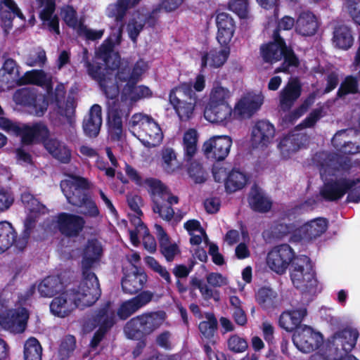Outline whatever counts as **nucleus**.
Returning a JSON list of instances; mask_svg holds the SVG:
<instances>
[{"mask_svg": "<svg viewBox=\"0 0 360 360\" xmlns=\"http://www.w3.org/2000/svg\"><path fill=\"white\" fill-rule=\"evenodd\" d=\"M231 95V91L228 88L223 86L219 82H215L210 91L207 104L229 103L228 100Z\"/></svg>", "mask_w": 360, "mask_h": 360, "instance_id": "obj_48", "label": "nucleus"}, {"mask_svg": "<svg viewBox=\"0 0 360 360\" xmlns=\"http://www.w3.org/2000/svg\"><path fill=\"white\" fill-rule=\"evenodd\" d=\"M89 75L97 81L106 97L110 99L116 98L120 94V101L129 108L136 101L152 96L151 90L145 85H136L137 81L127 80V77L122 73L115 76L111 71L104 70L98 66L86 62Z\"/></svg>", "mask_w": 360, "mask_h": 360, "instance_id": "obj_2", "label": "nucleus"}, {"mask_svg": "<svg viewBox=\"0 0 360 360\" xmlns=\"http://www.w3.org/2000/svg\"><path fill=\"white\" fill-rule=\"evenodd\" d=\"M146 185L151 194L153 212L164 220H171L174 214L172 205L178 203L177 196L174 195L159 180L148 179L146 181Z\"/></svg>", "mask_w": 360, "mask_h": 360, "instance_id": "obj_8", "label": "nucleus"}, {"mask_svg": "<svg viewBox=\"0 0 360 360\" xmlns=\"http://www.w3.org/2000/svg\"><path fill=\"white\" fill-rule=\"evenodd\" d=\"M292 341L295 346L303 353H310L320 347L323 344L322 335L314 331L311 328L304 326L293 335Z\"/></svg>", "mask_w": 360, "mask_h": 360, "instance_id": "obj_14", "label": "nucleus"}, {"mask_svg": "<svg viewBox=\"0 0 360 360\" xmlns=\"http://www.w3.org/2000/svg\"><path fill=\"white\" fill-rule=\"evenodd\" d=\"M306 315L307 309L304 307L285 311L280 316L279 326L286 331L291 332L298 327Z\"/></svg>", "mask_w": 360, "mask_h": 360, "instance_id": "obj_32", "label": "nucleus"}, {"mask_svg": "<svg viewBox=\"0 0 360 360\" xmlns=\"http://www.w3.org/2000/svg\"><path fill=\"white\" fill-rule=\"evenodd\" d=\"M131 223L135 226V230L129 231L130 240L136 246L139 243L138 235L147 233V228L142 223L140 216L135 214H129Z\"/></svg>", "mask_w": 360, "mask_h": 360, "instance_id": "obj_55", "label": "nucleus"}, {"mask_svg": "<svg viewBox=\"0 0 360 360\" xmlns=\"http://www.w3.org/2000/svg\"><path fill=\"white\" fill-rule=\"evenodd\" d=\"M21 79L16 62L11 58L6 59L0 69V79L6 83L8 87H12L20 85Z\"/></svg>", "mask_w": 360, "mask_h": 360, "instance_id": "obj_35", "label": "nucleus"}, {"mask_svg": "<svg viewBox=\"0 0 360 360\" xmlns=\"http://www.w3.org/2000/svg\"><path fill=\"white\" fill-rule=\"evenodd\" d=\"M309 360H358L354 356L350 354H338L337 348H330L323 346L320 350L309 357Z\"/></svg>", "mask_w": 360, "mask_h": 360, "instance_id": "obj_47", "label": "nucleus"}, {"mask_svg": "<svg viewBox=\"0 0 360 360\" xmlns=\"http://www.w3.org/2000/svg\"><path fill=\"white\" fill-rule=\"evenodd\" d=\"M101 124V107L95 104L91 108L88 116L84 120V131L88 136L95 137L98 134Z\"/></svg>", "mask_w": 360, "mask_h": 360, "instance_id": "obj_33", "label": "nucleus"}, {"mask_svg": "<svg viewBox=\"0 0 360 360\" xmlns=\"http://www.w3.org/2000/svg\"><path fill=\"white\" fill-rule=\"evenodd\" d=\"M277 294L270 288H263L258 290L256 299L257 302L264 308L273 307L276 303Z\"/></svg>", "mask_w": 360, "mask_h": 360, "instance_id": "obj_54", "label": "nucleus"}, {"mask_svg": "<svg viewBox=\"0 0 360 360\" xmlns=\"http://www.w3.org/2000/svg\"><path fill=\"white\" fill-rule=\"evenodd\" d=\"M359 78L347 76L341 83L338 91V96L342 97L349 94H355L358 91Z\"/></svg>", "mask_w": 360, "mask_h": 360, "instance_id": "obj_60", "label": "nucleus"}, {"mask_svg": "<svg viewBox=\"0 0 360 360\" xmlns=\"http://www.w3.org/2000/svg\"><path fill=\"white\" fill-rule=\"evenodd\" d=\"M306 141V136L302 133H291L281 137L277 144L281 158H292L303 147Z\"/></svg>", "mask_w": 360, "mask_h": 360, "instance_id": "obj_21", "label": "nucleus"}, {"mask_svg": "<svg viewBox=\"0 0 360 360\" xmlns=\"http://www.w3.org/2000/svg\"><path fill=\"white\" fill-rule=\"evenodd\" d=\"M246 174L238 169H233L228 174L225 187L229 192H235L242 189L247 184Z\"/></svg>", "mask_w": 360, "mask_h": 360, "instance_id": "obj_44", "label": "nucleus"}, {"mask_svg": "<svg viewBox=\"0 0 360 360\" xmlns=\"http://www.w3.org/2000/svg\"><path fill=\"white\" fill-rule=\"evenodd\" d=\"M314 162L319 167L321 176L324 185L321 195L328 200L341 198L349 191L347 200L349 202L360 201V178L348 179L345 172L348 169L346 161L335 153L321 152L314 158Z\"/></svg>", "mask_w": 360, "mask_h": 360, "instance_id": "obj_1", "label": "nucleus"}, {"mask_svg": "<svg viewBox=\"0 0 360 360\" xmlns=\"http://www.w3.org/2000/svg\"><path fill=\"white\" fill-rule=\"evenodd\" d=\"M229 9L236 13L239 18L249 19L251 15L248 10V0H231L229 4Z\"/></svg>", "mask_w": 360, "mask_h": 360, "instance_id": "obj_61", "label": "nucleus"}, {"mask_svg": "<svg viewBox=\"0 0 360 360\" xmlns=\"http://www.w3.org/2000/svg\"><path fill=\"white\" fill-rule=\"evenodd\" d=\"M101 295L99 283L96 276L89 274L86 280L72 289L61 292L50 304L51 312L58 317L68 316L76 307L91 306Z\"/></svg>", "mask_w": 360, "mask_h": 360, "instance_id": "obj_3", "label": "nucleus"}, {"mask_svg": "<svg viewBox=\"0 0 360 360\" xmlns=\"http://www.w3.org/2000/svg\"><path fill=\"white\" fill-rule=\"evenodd\" d=\"M162 159V167L169 173L179 169V164L176 160L174 150L170 148H164L161 153Z\"/></svg>", "mask_w": 360, "mask_h": 360, "instance_id": "obj_53", "label": "nucleus"}, {"mask_svg": "<svg viewBox=\"0 0 360 360\" xmlns=\"http://www.w3.org/2000/svg\"><path fill=\"white\" fill-rule=\"evenodd\" d=\"M48 107V102L44 95L39 94L36 96L34 102L30 107V112L36 116L41 117L46 112Z\"/></svg>", "mask_w": 360, "mask_h": 360, "instance_id": "obj_63", "label": "nucleus"}, {"mask_svg": "<svg viewBox=\"0 0 360 360\" xmlns=\"http://www.w3.org/2000/svg\"><path fill=\"white\" fill-rule=\"evenodd\" d=\"M49 134L44 138L39 139L33 143L43 141L46 150L56 159L67 163L71 158L70 150L63 143L55 139H48Z\"/></svg>", "mask_w": 360, "mask_h": 360, "instance_id": "obj_31", "label": "nucleus"}, {"mask_svg": "<svg viewBox=\"0 0 360 360\" xmlns=\"http://www.w3.org/2000/svg\"><path fill=\"white\" fill-rule=\"evenodd\" d=\"M115 321L116 316L112 307V303L108 302L103 308L100 309L95 317L94 321L96 323L97 326H99V328L91 340V345L92 347H96L98 345L105 333L113 326Z\"/></svg>", "mask_w": 360, "mask_h": 360, "instance_id": "obj_20", "label": "nucleus"}, {"mask_svg": "<svg viewBox=\"0 0 360 360\" xmlns=\"http://www.w3.org/2000/svg\"><path fill=\"white\" fill-rule=\"evenodd\" d=\"M319 27L316 17L310 11L302 12L296 21L295 30L303 36L314 35Z\"/></svg>", "mask_w": 360, "mask_h": 360, "instance_id": "obj_34", "label": "nucleus"}, {"mask_svg": "<svg viewBox=\"0 0 360 360\" xmlns=\"http://www.w3.org/2000/svg\"><path fill=\"white\" fill-rule=\"evenodd\" d=\"M0 15L6 30L12 27V20L15 16L23 19V14L13 0H0Z\"/></svg>", "mask_w": 360, "mask_h": 360, "instance_id": "obj_37", "label": "nucleus"}, {"mask_svg": "<svg viewBox=\"0 0 360 360\" xmlns=\"http://www.w3.org/2000/svg\"><path fill=\"white\" fill-rule=\"evenodd\" d=\"M165 319L166 314L162 311L144 313L128 321L124 333L130 339L139 338L141 334H150L160 328Z\"/></svg>", "mask_w": 360, "mask_h": 360, "instance_id": "obj_11", "label": "nucleus"}, {"mask_svg": "<svg viewBox=\"0 0 360 360\" xmlns=\"http://www.w3.org/2000/svg\"><path fill=\"white\" fill-rule=\"evenodd\" d=\"M184 0H163L162 4L155 7L150 15V18L157 17L162 11L172 12L176 10Z\"/></svg>", "mask_w": 360, "mask_h": 360, "instance_id": "obj_62", "label": "nucleus"}, {"mask_svg": "<svg viewBox=\"0 0 360 360\" xmlns=\"http://www.w3.org/2000/svg\"><path fill=\"white\" fill-rule=\"evenodd\" d=\"M290 278L293 285L304 295L314 296L321 291L313 265L307 256H298L290 269Z\"/></svg>", "mask_w": 360, "mask_h": 360, "instance_id": "obj_5", "label": "nucleus"}, {"mask_svg": "<svg viewBox=\"0 0 360 360\" xmlns=\"http://www.w3.org/2000/svg\"><path fill=\"white\" fill-rule=\"evenodd\" d=\"M197 100L192 84L189 83L181 84L169 94L170 103L181 122H188L195 117Z\"/></svg>", "mask_w": 360, "mask_h": 360, "instance_id": "obj_9", "label": "nucleus"}, {"mask_svg": "<svg viewBox=\"0 0 360 360\" xmlns=\"http://www.w3.org/2000/svg\"><path fill=\"white\" fill-rule=\"evenodd\" d=\"M198 134L195 129H189L184 134L183 146L185 154L192 157L196 153Z\"/></svg>", "mask_w": 360, "mask_h": 360, "instance_id": "obj_51", "label": "nucleus"}, {"mask_svg": "<svg viewBox=\"0 0 360 360\" xmlns=\"http://www.w3.org/2000/svg\"><path fill=\"white\" fill-rule=\"evenodd\" d=\"M153 297V294L148 291H144L136 297L124 302L117 309V316L120 319H126L131 314L137 311L148 303Z\"/></svg>", "mask_w": 360, "mask_h": 360, "instance_id": "obj_27", "label": "nucleus"}, {"mask_svg": "<svg viewBox=\"0 0 360 360\" xmlns=\"http://www.w3.org/2000/svg\"><path fill=\"white\" fill-rule=\"evenodd\" d=\"M63 285L58 278L48 277L38 285V291L41 297H50L62 292Z\"/></svg>", "mask_w": 360, "mask_h": 360, "instance_id": "obj_42", "label": "nucleus"}, {"mask_svg": "<svg viewBox=\"0 0 360 360\" xmlns=\"http://www.w3.org/2000/svg\"><path fill=\"white\" fill-rule=\"evenodd\" d=\"M140 0H118L115 4H110L107 8L109 17L115 18L117 21H121L127 10L139 2Z\"/></svg>", "mask_w": 360, "mask_h": 360, "instance_id": "obj_46", "label": "nucleus"}, {"mask_svg": "<svg viewBox=\"0 0 360 360\" xmlns=\"http://www.w3.org/2000/svg\"><path fill=\"white\" fill-rule=\"evenodd\" d=\"M56 0H48L47 6L41 13V17L56 32H58V18L54 14Z\"/></svg>", "mask_w": 360, "mask_h": 360, "instance_id": "obj_56", "label": "nucleus"}, {"mask_svg": "<svg viewBox=\"0 0 360 360\" xmlns=\"http://www.w3.org/2000/svg\"><path fill=\"white\" fill-rule=\"evenodd\" d=\"M102 246L98 241L96 240L88 241L83 250L82 260V269L83 274L82 280H86L89 274H92L96 276V275L94 273L89 271V270L94 266L95 264L99 261L102 255Z\"/></svg>", "mask_w": 360, "mask_h": 360, "instance_id": "obj_23", "label": "nucleus"}, {"mask_svg": "<svg viewBox=\"0 0 360 360\" xmlns=\"http://www.w3.org/2000/svg\"><path fill=\"white\" fill-rule=\"evenodd\" d=\"M328 228V221L324 218H317L308 221L296 229L292 236L294 242H309L322 235Z\"/></svg>", "mask_w": 360, "mask_h": 360, "instance_id": "obj_18", "label": "nucleus"}, {"mask_svg": "<svg viewBox=\"0 0 360 360\" xmlns=\"http://www.w3.org/2000/svg\"><path fill=\"white\" fill-rule=\"evenodd\" d=\"M229 55L230 48L227 45L212 49L202 54V67L219 68L226 63Z\"/></svg>", "mask_w": 360, "mask_h": 360, "instance_id": "obj_28", "label": "nucleus"}, {"mask_svg": "<svg viewBox=\"0 0 360 360\" xmlns=\"http://www.w3.org/2000/svg\"><path fill=\"white\" fill-rule=\"evenodd\" d=\"M293 224H278L272 227V237L277 239H281L286 236H289L290 240L293 241L292 236L296 231Z\"/></svg>", "mask_w": 360, "mask_h": 360, "instance_id": "obj_59", "label": "nucleus"}, {"mask_svg": "<svg viewBox=\"0 0 360 360\" xmlns=\"http://www.w3.org/2000/svg\"><path fill=\"white\" fill-rule=\"evenodd\" d=\"M217 27V39L221 46H226L231 41L235 32V22L226 13H220L216 16Z\"/></svg>", "mask_w": 360, "mask_h": 360, "instance_id": "obj_26", "label": "nucleus"}, {"mask_svg": "<svg viewBox=\"0 0 360 360\" xmlns=\"http://www.w3.org/2000/svg\"><path fill=\"white\" fill-rule=\"evenodd\" d=\"M51 79V76L44 71L41 70H32L27 71L22 76L20 85L31 84L49 88Z\"/></svg>", "mask_w": 360, "mask_h": 360, "instance_id": "obj_41", "label": "nucleus"}, {"mask_svg": "<svg viewBox=\"0 0 360 360\" xmlns=\"http://www.w3.org/2000/svg\"><path fill=\"white\" fill-rule=\"evenodd\" d=\"M301 94V85L297 79H291L280 92L281 108L287 111L294 105Z\"/></svg>", "mask_w": 360, "mask_h": 360, "instance_id": "obj_29", "label": "nucleus"}, {"mask_svg": "<svg viewBox=\"0 0 360 360\" xmlns=\"http://www.w3.org/2000/svg\"><path fill=\"white\" fill-rule=\"evenodd\" d=\"M29 314L24 307L15 304L4 293L0 297V326L13 333H21L27 327Z\"/></svg>", "mask_w": 360, "mask_h": 360, "instance_id": "obj_7", "label": "nucleus"}, {"mask_svg": "<svg viewBox=\"0 0 360 360\" xmlns=\"http://www.w3.org/2000/svg\"><path fill=\"white\" fill-rule=\"evenodd\" d=\"M276 135L274 126L269 121L260 120L252 129L251 146L254 148L264 150L273 141Z\"/></svg>", "mask_w": 360, "mask_h": 360, "instance_id": "obj_15", "label": "nucleus"}, {"mask_svg": "<svg viewBox=\"0 0 360 360\" xmlns=\"http://www.w3.org/2000/svg\"><path fill=\"white\" fill-rule=\"evenodd\" d=\"M231 145L229 136H215L204 143L202 150L208 158L222 160L229 155Z\"/></svg>", "mask_w": 360, "mask_h": 360, "instance_id": "obj_19", "label": "nucleus"}, {"mask_svg": "<svg viewBox=\"0 0 360 360\" xmlns=\"http://www.w3.org/2000/svg\"><path fill=\"white\" fill-rule=\"evenodd\" d=\"M249 203L254 210L260 212L269 211L271 206L268 198L259 192L252 193L249 198Z\"/></svg>", "mask_w": 360, "mask_h": 360, "instance_id": "obj_52", "label": "nucleus"}, {"mask_svg": "<svg viewBox=\"0 0 360 360\" xmlns=\"http://www.w3.org/2000/svg\"><path fill=\"white\" fill-rule=\"evenodd\" d=\"M60 15L65 22L80 36H84L88 39L95 40L101 38L103 30H94L88 29L81 20L77 18L76 11L69 6L61 8Z\"/></svg>", "mask_w": 360, "mask_h": 360, "instance_id": "obj_17", "label": "nucleus"}, {"mask_svg": "<svg viewBox=\"0 0 360 360\" xmlns=\"http://www.w3.org/2000/svg\"><path fill=\"white\" fill-rule=\"evenodd\" d=\"M128 126L133 135L146 147H155L162 141L163 133L161 128L151 117L143 113L133 115L129 121Z\"/></svg>", "mask_w": 360, "mask_h": 360, "instance_id": "obj_6", "label": "nucleus"}, {"mask_svg": "<svg viewBox=\"0 0 360 360\" xmlns=\"http://www.w3.org/2000/svg\"><path fill=\"white\" fill-rule=\"evenodd\" d=\"M15 232L11 224L7 221L0 222V253L8 249L14 243Z\"/></svg>", "mask_w": 360, "mask_h": 360, "instance_id": "obj_45", "label": "nucleus"}, {"mask_svg": "<svg viewBox=\"0 0 360 360\" xmlns=\"http://www.w3.org/2000/svg\"><path fill=\"white\" fill-rule=\"evenodd\" d=\"M146 17L140 13H134L127 25V32L129 38L134 43L136 42L137 37L143 28Z\"/></svg>", "mask_w": 360, "mask_h": 360, "instance_id": "obj_49", "label": "nucleus"}, {"mask_svg": "<svg viewBox=\"0 0 360 360\" xmlns=\"http://www.w3.org/2000/svg\"><path fill=\"white\" fill-rule=\"evenodd\" d=\"M358 338V333L355 330L345 329L341 332L335 333L328 341L323 345L328 349L330 348H337L338 354L340 353L338 347L341 345L342 349L346 352H350L355 346Z\"/></svg>", "mask_w": 360, "mask_h": 360, "instance_id": "obj_25", "label": "nucleus"}, {"mask_svg": "<svg viewBox=\"0 0 360 360\" xmlns=\"http://www.w3.org/2000/svg\"><path fill=\"white\" fill-rule=\"evenodd\" d=\"M129 108L120 109L118 111L117 108L115 105L110 108L108 112V124L110 133L116 138H119L122 131V120L124 115H127Z\"/></svg>", "mask_w": 360, "mask_h": 360, "instance_id": "obj_40", "label": "nucleus"}, {"mask_svg": "<svg viewBox=\"0 0 360 360\" xmlns=\"http://www.w3.org/2000/svg\"><path fill=\"white\" fill-rule=\"evenodd\" d=\"M42 349L34 338H29L24 345L25 360H41Z\"/></svg>", "mask_w": 360, "mask_h": 360, "instance_id": "obj_50", "label": "nucleus"}, {"mask_svg": "<svg viewBox=\"0 0 360 360\" xmlns=\"http://www.w3.org/2000/svg\"><path fill=\"white\" fill-rule=\"evenodd\" d=\"M354 41V38L350 29L345 25L337 26L333 32V44L340 49L347 50L349 49Z\"/></svg>", "mask_w": 360, "mask_h": 360, "instance_id": "obj_39", "label": "nucleus"}, {"mask_svg": "<svg viewBox=\"0 0 360 360\" xmlns=\"http://www.w3.org/2000/svg\"><path fill=\"white\" fill-rule=\"evenodd\" d=\"M148 69V62L143 59H140L134 64L131 72L122 70L118 71L117 73H122L125 75L127 77V80L139 82L141 79V76L147 71Z\"/></svg>", "mask_w": 360, "mask_h": 360, "instance_id": "obj_57", "label": "nucleus"}, {"mask_svg": "<svg viewBox=\"0 0 360 360\" xmlns=\"http://www.w3.org/2000/svg\"><path fill=\"white\" fill-rule=\"evenodd\" d=\"M274 41L263 45L260 51L264 61L274 63L284 58L282 65L276 69L275 72H290L291 68L297 67L298 61L292 51L285 46L283 39L277 32L274 36Z\"/></svg>", "mask_w": 360, "mask_h": 360, "instance_id": "obj_10", "label": "nucleus"}, {"mask_svg": "<svg viewBox=\"0 0 360 360\" xmlns=\"http://www.w3.org/2000/svg\"><path fill=\"white\" fill-rule=\"evenodd\" d=\"M155 229L160 242L161 252L167 261H172L179 252L178 246L170 243L168 236L160 225L155 224Z\"/></svg>", "mask_w": 360, "mask_h": 360, "instance_id": "obj_38", "label": "nucleus"}, {"mask_svg": "<svg viewBox=\"0 0 360 360\" xmlns=\"http://www.w3.org/2000/svg\"><path fill=\"white\" fill-rule=\"evenodd\" d=\"M146 281V274L142 270L136 269L122 279V289L126 292L135 293L143 288Z\"/></svg>", "mask_w": 360, "mask_h": 360, "instance_id": "obj_36", "label": "nucleus"}, {"mask_svg": "<svg viewBox=\"0 0 360 360\" xmlns=\"http://www.w3.org/2000/svg\"><path fill=\"white\" fill-rule=\"evenodd\" d=\"M122 26L115 29L109 38L99 48L97 55L102 59L108 68L113 70L120 65V58L117 53L113 51L114 45L119 44L122 37Z\"/></svg>", "mask_w": 360, "mask_h": 360, "instance_id": "obj_16", "label": "nucleus"}, {"mask_svg": "<svg viewBox=\"0 0 360 360\" xmlns=\"http://www.w3.org/2000/svg\"><path fill=\"white\" fill-rule=\"evenodd\" d=\"M56 223L63 234L75 236L83 229L85 221L80 216L63 212L58 215Z\"/></svg>", "mask_w": 360, "mask_h": 360, "instance_id": "obj_24", "label": "nucleus"}, {"mask_svg": "<svg viewBox=\"0 0 360 360\" xmlns=\"http://www.w3.org/2000/svg\"><path fill=\"white\" fill-rule=\"evenodd\" d=\"M21 200L25 205L27 217L24 222V236L22 238H19L15 243V247L20 250H23L26 246L30 231L34 227L37 219L41 215L47 212L46 207L29 193H22Z\"/></svg>", "mask_w": 360, "mask_h": 360, "instance_id": "obj_12", "label": "nucleus"}, {"mask_svg": "<svg viewBox=\"0 0 360 360\" xmlns=\"http://www.w3.org/2000/svg\"><path fill=\"white\" fill-rule=\"evenodd\" d=\"M205 321H202L199 324V330L202 338L207 341V343L214 344V333L217 328V321L214 314L207 313L205 314Z\"/></svg>", "mask_w": 360, "mask_h": 360, "instance_id": "obj_43", "label": "nucleus"}, {"mask_svg": "<svg viewBox=\"0 0 360 360\" xmlns=\"http://www.w3.org/2000/svg\"><path fill=\"white\" fill-rule=\"evenodd\" d=\"M37 96L30 89L23 88L15 91L13 95V100L18 105L30 108Z\"/></svg>", "mask_w": 360, "mask_h": 360, "instance_id": "obj_58", "label": "nucleus"}, {"mask_svg": "<svg viewBox=\"0 0 360 360\" xmlns=\"http://www.w3.org/2000/svg\"><path fill=\"white\" fill-rule=\"evenodd\" d=\"M91 186V184L86 179L75 174L68 175V178L60 183L62 191L69 203L82 207V213L85 216L97 218L100 216L98 206L84 191Z\"/></svg>", "mask_w": 360, "mask_h": 360, "instance_id": "obj_4", "label": "nucleus"}, {"mask_svg": "<svg viewBox=\"0 0 360 360\" xmlns=\"http://www.w3.org/2000/svg\"><path fill=\"white\" fill-rule=\"evenodd\" d=\"M264 95L262 92H249L238 101L234 112L243 118H249L255 113L264 103Z\"/></svg>", "mask_w": 360, "mask_h": 360, "instance_id": "obj_22", "label": "nucleus"}, {"mask_svg": "<svg viewBox=\"0 0 360 360\" xmlns=\"http://www.w3.org/2000/svg\"><path fill=\"white\" fill-rule=\"evenodd\" d=\"M228 348L235 353H241L245 352L248 348L247 341L237 335H231L227 340Z\"/></svg>", "mask_w": 360, "mask_h": 360, "instance_id": "obj_64", "label": "nucleus"}, {"mask_svg": "<svg viewBox=\"0 0 360 360\" xmlns=\"http://www.w3.org/2000/svg\"><path fill=\"white\" fill-rule=\"evenodd\" d=\"M232 108L229 103L207 104L204 110L205 118L213 123H223L231 117Z\"/></svg>", "mask_w": 360, "mask_h": 360, "instance_id": "obj_30", "label": "nucleus"}, {"mask_svg": "<svg viewBox=\"0 0 360 360\" xmlns=\"http://www.w3.org/2000/svg\"><path fill=\"white\" fill-rule=\"evenodd\" d=\"M297 257L289 245H276L267 254L266 265L272 271L282 275L286 272L290 264L292 265Z\"/></svg>", "mask_w": 360, "mask_h": 360, "instance_id": "obj_13", "label": "nucleus"}]
</instances>
